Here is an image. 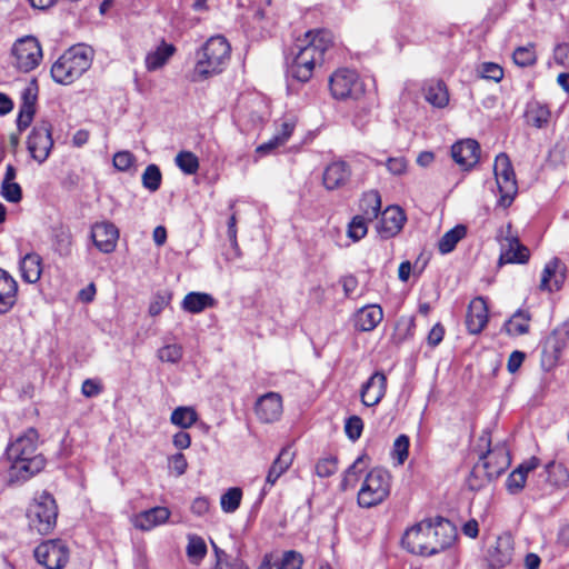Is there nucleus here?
<instances>
[{
	"instance_id": "nucleus-61",
	"label": "nucleus",
	"mask_w": 569,
	"mask_h": 569,
	"mask_svg": "<svg viewBox=\"0 0 569 569\" xmlns=\"http://www.w3.org/2000/svg\"><path fill=\"white\" fill-rule=\"evenodd\" d=\"M553 58L558 64L569 67V43L558 44L555 48Z\"/></svg>"
},
{
	"instance_id": "nucleus-44",
	"label": "nucleus",
	"mask_w": 569,
	"mask_h": 569,
	"mask_svg": "<svg viewBox=\"0 0 569 569\" xmlns=\"http://www.w3.org/2000/svg\"><path fill=\"white\" fill-rule=\"evenodd\" d=\"M178 168L186 174H194L199 169V160L191 151H181L174 159Z\"/></svg>"
},
{
	"instance_id": "nucleus-51",
	"label": "nucleus",
	"mask_w": 569,
	"mask_h": 569,
	"mask_svg": "<svg viewBox=\"0 0 569 569\" xmlns=\"http://www.w3.org/2000/svg\"><path fill=\"white\" fill-rule=\"evenodd\" d=\"M171 293L169 292H158L156 293L149 305L148 312L151 317H157L162 312V310L170 303Z\"/></svg>"
},
{
	"instance_id": "nucleus-4",
	"label": "nucleus",
	"mask_w": 569,
	"mask_h": 569,
	"mask_svg": "<svg viewBox=\"0 0 569 569\" xmlns=\"http://www.w3.org/2000/svg\"><path fill=\"white\" fill-rule=\"evenodd\" d=\"M231 48L227 39L216 36L208 39L196 53L193 81H202L221 73L230 60Z\"/></svg>"
},
{
	"instance_id": "nucleus-62",
	"label": "nucleus",
	"mask_w": 569,
	"mask_h": 569,
	"mask_svg": "<svg viewBox=\"0 0 569 569\" xmlns=\"http://www.w3.org/2000/svg\"><path fill=\"white\" fill-rule=\"evenodd\" d=\"M445 328L440 323H436L429 331L427 341L431 347H437L443 339Z\"/></svg>"
},
{
	"instance_id": "nucleus-39",
	"label": "nucleus",
	"mask_w": 569,
	"mask_h": 569,
	"mask_svg": "<svg viewBox=\"0 0 569 569\" xmlns=\"http://www.w3.org/2000/svg\"><path fill=\"white\" fill-rule=\"evenodd\" d=\"M551 118L549 108L539 102H532L527 108V120L536 128L546 127Z\"/></svg>"
},
{
	"instance_id": "nucleus-27",
	"label": "nucleus",
	"mask_w": 569,
	"mask_h": 569,
	"mask_svg": "<svg viewBox=\"0 0 569 569\" xmlns=\"http://www.w3.org/2000/svg\"><path fill=\"white\" fill-rule=\"evenodd\" d=\"M529 258V250L517 238H506L501 243L500 263H523Z\"/></svg>"
},
{
	"instance_id": "nucleus-42",
	"label": "nucleus",
	"mask_w": 569,
	"mask_h": 569,
	"mask_svg": "<svg viewBox=\"0 0 569 569\" xmlns=\"http://www.w3.org/2000/svg\"><path fill=\"white\" fill-rule=\"evenodd\" d=\"M186 552L190 562L198 565L207 555L204 540L199 536L189 535Z\"/></svg>"
},
{
	"instance_id": "nucleus-33",
	"label": "nucleus",
	"mask_w": 569,
	"mask_h": 569,
	"mask_svg": "<svg viewBox=\"0 0 569 569\" xmlns=\"http://www.w3.org/2000/svg\"><path fill=\"white\" fill-rule=\"evenodd\" d=\"M425 99L435 108H445L449 103V93L442 81H430L425 86Z\"/></svg>"
},
{
	"instance_id": "nucleus-12",
	"label": "nucleus",
	"mask_w": 569,
	"mask_h": 569,
	"mask_svg": "<svg viewBox=\"0 0 569 569\" xmlns=\"http://www.w3.org/2000/svg\"><path fill=\"white\" fill-rule=\"evenodd\" d=\"M53 147L51 136V124L48 121H41L33 127L27 140V148L34 161L43 163Z\"/></svg>"
},
{
	"instance_id": "nucleus-59",
	"label": "nucleus",
	"mask_w": 569,
	"mask_h": 569,
	"mask_svg": "<svg viewBox=\"0 0 569 569\" xmlns=\"http://www.w3.org/2000/svg\"><path fill=\"white\" fill-rule=\"evenodd\" d=\"M134 162V156L129 151H119L113 156V166L120 171L129 170Z\"/></svg>"
},
{
	"instance_id": "nucleus-56",
	"label": "nucleus",
	"mask_w": 569,
	"mask_h": 569,
	"mask_svg": "<svg viewBox=\"0 0 569 569\" xmlns=\"http://www.w3.org/2000/svg\"><path fill=\"white\" fill-rule=\"evenodd\" d=\"M303 565V557L300 552L295 550L286 551L282 557L281 569H301Z\"/></svg>"
},
{
	"instance_id": "nucleus-45",
	"label": "nucleus",
	"mask_w": 569,
	"mask_h": 569,
	"mask_svg": "<svg viewBox=\"0 0 569 569\" xmlns=\"http://www.w3.org/2000/svg\"><path fill=\"white\" fill-rule=\"evenodd\" d=\"M157 357L167 363H178L183 357V347L179 343H169L158 349Z\"/></svg>"
},
{
	"instance_id": "nucleus-28",
	"label": "nucleus",
	"mask_w": 569,
	"mask_h": 569,
	"mask_svg": "<svg viewBox=\"0 0 569 569\" xmlns=\"http://www.w3.org/2000/svg\"><path fill=\"white\" fill-rule=\"evenodd\" d=\"M382 309L377 305L361 308L355 316V326L360 331L373 330L382 320Z\"/></svg>"
},
{
	"instance_id": "nucleus-6",
	"label": "nucleus",
	"mask_w": 569,
	"mask_h": 569,
	"mask_svg": "<svg viewBox=\"0 0 569 569\" xmlns=\"http://www.w3.org/2000/svg\"><path fill=\"white\" fill-rule=\"evenodd\" d=\"M391 475L382 468L371 469L362 480L357 502L360 508L370 509L381 505L391 491Z\"/></svg>"
},
{
	"instance_id": "nucleus-19",
	"label": "nucleus",
	"mask_w": 569,
	"mask_h": 569,
	"mask_svg": "<svg viewBox=\"0 0 569 569\" xmlns=\"http://www.w3.org/2000/svg\"><path fill=\"white\" fill-rule=\"evenodd\" d=\"M405 221L403 211L397 206H391L382 212L377 230L382 238H391L400 232Z\"/></svg>"
},
{
	"instance_id": "nucleus-18",
	"label": "nucleus",
	"mask_w": 569,
	"mask_h": 569,
	"mask_svg": "<svg viewBox=\"0 0 569 569\" xmlns=\"http://www.w3.org/2000/svg\"><path fill=\"white\" fill-rule=\"evenodd\" d=\"M38 99V87L34 81L30 82L21 92V106L17 119L19 130L28 128L36 112Z\"/></svg>"
},
{
	"instance_id": "nucleus-46",
	"label": "nucleus",
	"mask_w": 569,
	"mask_h": 569,
	"mask_svg": "<svg viewBox=\"0 0 569 569\" xmlns=\"http://www.w3.org/2000/svg\"><path fill=\"white\" fill-rule=\"evenodd\" d=\"M371 220L365 219L362 216H355L348 224L347 236L357 242L366 237L368 232V222Z\"/></svg>"
},
{
	"instance_id": "nucleus-53",
	"label": "nucleus",
	"mask_w": 569,
	"mask_h": 569,
	"mask_svg": "<svg viewBox=\"0 0 569 569\" xmlns=\"http://www.w3.org/2000/svg\"><path fill=\"white\" fill-rule=\"evenodd\" d=\"M362 430H363V422L360 417L352 416L347 419V421L345 423V431H346L347 437L350 440H352V441L358 440L362 433Z\"/></svg>"
},
{
	"instance_id": "nucleus-20",
	"label": "nucleus",
	"mask_w": 569,
	"mask_h": 569,
	"mask_svg": "<svg viewBox=\"0 0 569 569\" xmlns=\"http://www.w3.org/2000/svg\"><path fill=\"white\" fill-rule=\"evenodd\" d=\"M488 322V307L482 298L473 299L468 308L466 326L470 333L477 335L482 331Z\"/></svg>"
},
{
	"instance_id": "nucleus-29",
	"label": "nucleus",
	"mask_w": 569,
	"mask_h": 569,
	"mask_svg": "<svg viewBox=\"0 0 569 569\" xmlns=\"http://www.w3.org/2000/svg\"><path fill=\"white\" fill-rule=\"evenodd\" d=\"M21 278L28 283H36L42 274V258L36 253H27L20 260Z\"/></svg>"
},
{
	"instance_id": "nucleus-31",
	"label": "nucleus",
	"mask_w": 569,
	"mask_h": 569,
	"mask_svg": "<svg viewBox=\"0 0 569 569\" xmlns=\"http://www.w3.org/2000/svg\"><path fill=\"white\" fill-rule=\"evenodd\" d=\"M293 452L290 448H283L269 468L266 477V486L272 487L277 480L290 468L293 462Z\"/></svg>"
},
{
	"instance_id": "nucleus-36",
	"label": "nucleus",
	"mask_w": 569,
	"mask_h": 569,
	"mask_svg": "<svg viewBox=\"0 0 569 569\" xmlns=\"http://www.w3.org/2000/svg\"><path fill=\"white\" fill-rule=\"evenodd\" d=\"M359 207L361 211L359 216L367 220H375L381 209V198L378 191L370 190L363 193Z\"/></svg>"
},
{
	"instance_id": "nucleus-23",
	"label": "nucleus",
	"mask_w": 569,
	"mask_h": 569,
	"mask_svg": "<svg viewBox=\"0 0 569 569\" xmlns=\"http://www.w3.org/2000/svg\"><path fill=\"white\" fill-rule=\"evenodd\" d=\"M350 174V168L346 162L335 161L325 169L323 186L327 190L339 189L348 182Z\"/></svg>"
},
{
	"instance_id": "nucleus-17",
	"label": "nucleus",
	"mask_w": 569,
	"mask_h": 569,
	"mask_svg": "<svg viewBox=\"0 0 569 569\" xmlns=\"http://www.w3.org/2000/svg\"><path fill=\"white\" fill-rule=\"evenodd\" d=\"M480 156L479 143L473 139H465L451 147V157L457 164L465 169L473 167Z\"/></svg>"
},
{
	"instance_id": "nucleus-52",
	"label": "nucleus",
	"mask_w": 569,
	"mask_h": 569,
	"mask_svg": "<svg viewBox=\"0 0 569 569\" xmlns=\"http://www.w3.org/2000/svg\"><path fill=\"white\" fill-rule=\"evenodd\" d=\"M546 472L549 476V480L557 487L565 486L568 481V473L566 469L560 465H548Z\"/></svg>"
},
{
	"instance_id": "nucleus-40",
	"label": "nucleus",
	"mask_w": 569,
	"mask_h": 569,
	"mask_svg": "<svg viewBox=\"0 0 569 569\" xmlns=\"http://www.w3.org/2000/svg\"><path fill=\"white\" fill-rule=\"evenodd\" d=\"M530 316L526 311H517L505 325L508 335L520 336L529 331Z\"/></svg>"
},
{
	"instance_id": "nucleus-13",
	"label": "nucleus",
	"mask_w": 569,
	"mask_h": 569,
	"mask_svg": "<svg viewBox=\"0 0 569 569\" xmlns=\"http://www.w3.org/2000/svg\"><path fill=\"white\" fill-rule=\"evenodd\" d=\"M90 237L100 252L111 253L117 248L119 229L110 221L96 222L91 227Z\"/></svg>"
},
{
	"instance_id": "nucleus-58",
	"label": "nucleus",
	"mask_w": 569,
	"mask_h": 569,
	"mask_svg": "<svg viewBox=\"0 0 569 569\" xmlns=\"http://www.w3.org/2000/svg\"><path fill=\"white\" fill-rule=\"evenodd\" d=\"M337 460L335 458H325L316 465V473L321 477H330L337 471Z\"/></svg>"
},
{
	"instance_id": "nucleus-54",
	"label": "nucleus",
	"mask_w": 569,
	"mask_h": 569,
	"mask_svg": "<svg viewBox=\"0 0 569 569\" xmlns=\"http://www.w3.org/2000/svg\"><path fill=\"white\" fill-rule=\"evenodd\" d=\"M168 468L174 476L180 477L186 473L188 462L183 453L178 452L168 458Z\"/></svg>"
},
{
	"instance_id": "nucleus-25",
	"label": "nucleus",
	"mask_w": 569,
	"mask_h": 569,
	"mask_svg": "<svg viewBox=\"0 0 569 569\" xmlns=\"http://www.w3.org/2000/svg\"><path fill=\"white\" fill-rule=\"evenodd\" d=\"M18 283L4 269L0 268V313L9 311L17 301Z\"/></svg>"
},
{
	"instance_id": "nucleus-22",
	"label": "nucleus",
	"mask_w": 569,
	"mask_h": 569,
	"mask_svg": "<svg viewBox=\"0 0 569 569\" xmlns=\"http://www.w3.org/2000/svg\"><path fill=\"white\" fill-rule=\"evenodd\" d=\"M565 279L563 264L558 259H552L543 268L539 288L547 291L559 290Z\"/></svg>"
},
{
	"instance_id": "nucleus-3",
	"label": "nucleus",
	"mask_w": 569,
	"mask_h": 569,
	"mask_svg": "<svg viewBox=\"0 0 569 569\" xmlns=\"http://www.w3.org/2000/svg\"><path fill=\"white\" fill-rule=\"evenodd\" d=\"M332 44V36L326 30H310L298 38L289 73L301 82L308 81L317 64L323 60L325 52Z\"/></svg>"
},
{
	"instance_id": "nucleus-50",
	"label": "nucleus",
	"mask_w": 569,
	"mask_h": 569,
	"mask_svg": "<svg viewBox=\"0 0 569 569\" xmlns=\"http://www.w3.org/2000/svg\"><path fill=\"white\" fill-rule=\"evenodd\" d=\"M481 78L499 82L503 78L502 68L493 62H483L478 68Z\"/></svg>"
},
{
	"instance_id": "nucleus-2",
	"label": "nucleus",
	"mask_w": 569,
	"mask_h": 569,
	"mask_svg": "<svg viewBox=\"0 0 569 569\" xmlns=\"http://www.w3.org/2000/svg\"><path fill=\"white\" fill-rule=\"evenodd\" d=\"M10 461V481H27L39 473L46 466L44 457L38 452V432L29 428L7 449Z\"/></svg>"
},
{
	"instance_id": "nucleus-64",
	"label": "nucleus",
	"mask_w": 569,
	"mask_h": 569,
	"mask_svg": "<svg viewBox=\"0 0 569 569\" xmlns=\"http://www.w3.org/2000/svg\"><path fill=\"white\" fill-rule=\"evenodd\" d=\"M525 360V353L521 351H513L508 359L507 368L508 371L513 373L516 372L522 365Z\"/></svg>"
},
{
	"instance_id": "nucleus-10",
	"label": "nucleus",
	"mask_w": 569,
	"mask_h": 569,
	"mask_svg": "<svg viewBox=\"0 0 569 569\" xmlns=\"http://www.w3.org/2000/svg\"><path fill=\"white\" fill-rule=\"evenodd\" d=\"M330 90L336 99H356L363 93V86L356 71L343 68L330 77Z\"/></svg>"
},
{
	"instance_id": "nucleus-30",
	"label": "nucleus",
	"mask_w": 569,
	"mask_h": 569,
	"mask_svg": "<svg viewBox=\"0 0 569 569\" xmlns=\"http://www.w3.org/2000/svg\"><path fill=\"white\" fill-rule=\"evenodd\" d=\"M176 48L171 43L162 41L154 50L147 53L144 64L148 71H156L167 64L174 54Z\"/></svg>"
},
{
	"instance_id": "nucleus-63",
	"label": "nucleus",
	"mask_w": 569,
	"mask_h": 569,
	"mask_svg": "<svg viewBox=\"0 0 569 569\" xmlns=\"http://www.w3.org/2000/svg\"><path fill=\"white\" fill-rule=\"evenodd\" d=\"M172 443L176 448L183 450L188 449L191 445V437L188 432L179 431L172 437Z\"/></svg>"
},
{
	"instance_id": "nucleus-24",
	"label": "nucleus",
	"mask_w": 569,
	"mask_h": 569,
	"mask_svg": "<svg viewBox=\"0 0 569 569\" xmlns=\"http://www.w3.org/2000/svg\"><path fill=\"white\" fill-rule=\"evenodd\" d=\"M538 465L537 458H530L519 465L507 478V490L512 495L521 492L526 486L528 473L536 470Z\"/></svg>"
},
{
	"instance_id": "nucleus-38",
	"label": "nucleus",
	"mask_w": 569,
	"mask_h": 569,
	"mask_svg": "<svg viewBox=\"0 0 569 569\" xmlns=\"http://www.w3.org/2000/svg\"><path fill=\"white\" fill-rule=\"evenodd\" d=\"M496 480L490 472H488L486 465L477 462L467 479V485L471 490H480Z\"/></svg>"
},
{
	"instance_id": "nucleus-35",
	"label": "nucleus",
	"mask_w": 569,
	"mask_h": 569,
	"mask_svg": "<svg viewBox=\"0 0 569 569\" xmlns=\"http://www.w3.org/2000/svg\"><path fill=\"white\" fill-rule=\"evenodd\" d=\"M182 309L190 313H199L214 306V299L204 292H189L182 300Z\"/></svg>"
},
{
	"instance_id": "nucleus-11",
	"label": "nucleus",
	"mask_w": 569,
	"mask_h": 569,
	"mask_svg": "<svg viewBox=\"0 0 569 569\" xmlns=\"http://www.w3.org/2000/svg\"><path fill=\"white\" fill-rule=\"evenodd\" d=\"M34 557L47 569H62L69 560V549L62 540H48L34 549Z\"/></svg>"
},
{
	"instance_id": "nucleus-47",
	"label": "nucleus",
	"mask_w": 569,
	"mask_h": 569,
	"mask_svg": "<svg viewBox=\"0 0 569 569\" xmlns=\"http://www.w3.org/2000/svg\"><path fill=\"white\" fill-rule=\"evenodd\" d=\"M162 174L158 166L149 164L142 173V184L154 192L160 188Z\"/></svg>"
},
{
	"instance_id": "nucleus-41",
	"label": "nucleus",
	"mask_w": 569,
	"mask_h": 569,
	"mask_svg": "<svg viewBox=\"0 0 569 569\" xmlns=\"http://www.w3.org/2000/svg\"><path fill=\"white\" fill-rule=\"evenodd\" d=\"M466 236V228L463 226H457L451 230L447 231L439 240L438 248L441 253L451 252L457 243Z\"/></svg>"
},
{
	"instance_id": "nucleus-43",
	"label": "nucleus",
	"mask_w": 569,
	"mask_h": 569,
	"mask_svg": "<svg viewBox=\"0 0 569 569\" xmlns=\"http://www.w3.org/2000/svg\"><path fill=\"white\" fill-rule=\"evenodd\" d=\"M242 491L238 487L229 488L220 498L221 509L227 513L234 512L241 502Z\"/></svg>"
},
{
	"instance_id": "nucleus-32",
	"label": "nucleus",
	"mask_w": 569,
	"mask_h": 569,
	"mask_svg": "<svg viewBox=\"0 0 569 569\" xmlns=\"http://www.w3.org/2000/svg\"><path fill=\"white\" fill-rule=\"evenodd\" d=\"M295 127H296V121L293 119L284 120L280 124V129L277 132V134H274V137H272L269 141L260 144L256 151L258 153L264 154V153H268V152L274 150L276 148L284 144L288 141V139L291 137V134L295 130Z\"/></svg>"
},
{
	"instance_id": "nucleus-8",
	"label": "nucleus",
	"mask_w": 569,
	"mask_h": 569,
	"mask_svg": "<svg viewBox=\"0 0 569 569\" xmlns=\"http://www.w3.org/2000/svg\"><path fill=\"white\" fill-rule=\"evenodd\" d=\"M493 172L500 192L499 202L501 206L508 207L517 193V181L510 159L506 153L496 157Z\"/></svg>"
},
{
	"instance_id": "nucleus-16",
	"label": "nucleus",
	"mask_w": 569,
	"mask_h": 569,
	"mask_svg": "<svg viewBox=\"0 0 569 569\" xmlns=\"http://www.w3.org/2000/svg\"><path fill=\"white\" fill-rule=\"evenodd\" d=\"M478 462L486 465L488 472L497 479L510 465L509 451L503 445L496 446L483 453Z\"/></svg>"
},
{
	"instance_id": "nucleus-9",
	"label": "nucleus",
	"mask_w": 569,
	"mask_h": 569,
	"mask_svg": "<svg viewBox=\"0 0 569 569\" xmlns=\"http://www.w3.org/2000/svg\"><path fill=\"white\" fill-rule=\"evenodd\" d=\"M13 64L20 71L29 72L36 69L42 60V49L32 36L18 39L12 47Z\"/></svg>"
},
{
	"instance_id": "nucleus-1",
	"label": "nucleus",
	"mask_w": 569,
	"mask_h": 569,
	"mask_svg": "<svg viewBox=\"0 0 569 569\" xmlns=\"http://www.w3.org/2000/svg\"><path fill=\"white\" fill-rule=\"evenodd\" d=\"M456 540V529L445 519H426L407 529L403 548L416 556L431 557L450 548Z\"/></svg>"
},
{
	"instance_id": "nucleus-55",
	"label": "nucleus",
	"mask_w": 569,
	"mask_h": 569,
	"mask_svg": "<svg viewBox=\"0 0 569 569\" xmlns=\"http://www.w3.org/2000/svg\"><path fill=\"white\" fill-rule=\"evenodd\" d=\"M1 194L7 201L17 203L22 198L21 187L14 181L2 182Z\"/></svg>"
},
{
	"instance_id": "nucleus-57",
	"label": "nucleus",
	"mask_w": 569,
	"mask_h": 569,
	"mask_svg": "<svg viewBox=\"0 0 569 569\" xmlns=\"http://www.w3.org/2000/svg\"><path fill=\"white\" fill-rule=\"evenodd\" d=\"M56 250L60 256H69L72 248V237L68 231H60L56 236Z\"/></svg>"
},
{
	"instance_id": "nucleus-21",
	"label": "nucleus",
	"mask_w": 569,
	"mask_h": 569,
	"mask_svg": "<svg viewBox=\"0 0 569 569\" xmlns=\"http://www.w3.org/2000/svg\"><path fill=\"white\" fill-rule=\"evenodd\" d=\"M171 512L167 507H154L134 516L132 523L137 529L148 531L166 523Z\"/></svg>"
},
{
	"instance_id": "nucleus-49",
	"label": "nucleus",
	"mask_w": 569,
	"mask_h": 569,
	"mask_svg": "<svg viewBox=\"0 0 569 569\" xmlns=\"http://www.w3.org/2000/svg\"><path fill=\"white\" fill-rule=\"evenodd\" d=\"M409 453V438L406 435H400L393 442L391 456L398 466L405 463Z\"/></svg>"
},
{
	"instance_id": "nucleus-60",
	"label": "nucleus",
	"mask_w": 569,
	"mask_h": 569,
	"mask_svg": "<svg viewBox=\"0 0 569 569\" xmlns=\"http://www.w3.org/2000/svg\"><path fill=\"white\" fill-rule=\"evenodd\" d=\"M386 167L390 173L400 176L407 171L408 162L403 157H395L387 160Z\"/></svg>"
},
{
	"instance_id": "nucleus-5",
	"label": "nucleus",
	"mask_w": 569,
	"mask_h": 569,
	"mask_svg": "<svg viewBox=\"0 0 569 569\" xmlns=\"http://www.w3.org/2000/svg\"><path fill=\"white\" fill-rule=\"evenodd\" d=\"M93 50L78 44L68 49L51 67L52 79L61 84H70L80 78L91 66Z\"/></svg>"
},
{
	"instance_id": "nucleus-34",
	"label": "nucleus",
	"mask_w": 569,
	"mask_h": 569,
	"mask_svg": "<svg viewBox=\"0 0 569 569\" xmlns=\"http://www.w3.org/2000/svg\"><path fill=\"white\" fill-rule=\"evenodd\" d=\"M569 340V322L558 326L552 333L547 338L545 348L546 351H551L552 357L557 359Z\"/></svg>"
},
{
	"instance_id": "nucleus-48",
	"label": "nucleus",
	"mask_w": 569,
	"mask_h": 569,
	"mask_svg": "<svg viewBox=\"0 0 569 569\" xmlns=\"http://www.w3.org/2000/svg\"><path fill=\"white\" fill-rule=\"evenodd\" d=\"M513 61L519 67H529L535 64L537 60L535 46L528 44L525 47H519L513 52Z\"/></svg>"
},
{
	"instance_id": "nucleus-26",
	"label": "nucleus",
	"mask_w": 569,
	"mask_h": 569,
	"mask_svg": "<svg viewBox=\"0 0 569 569\" xmlns=\"http://www.w3.org/2000/svg\"><path fill=\"white\" fill-rule=\"evenodd\" d=\"M513 545L510 536L497 538L495 546L489 549L488 557L492 567H503L512 559Z\"/></svg>"
},
{
	"instance_id": "nucleus-7",
	"label": "nucleus",
	"mask_w": 569,
	"mask_h": 569,
	"mask_svg": "<svg viewBox=\"0 0 569 569\" xmlns=\"http://www.w3.org/2000/svg\"><path fill=\"white\" fill-rule=\"evenodd\" d=\"M58 507L47 491L39 492L27 509V519L31 530L40 535L50 533L57 523Z\"/></svg>"
},
{
	"instance_id": "nucleus-37",
	"label": "nucleus",
	"mask_w": 569,
	"mask_h": 569,
	"mask_svg": "<svg viewBox=\"0 0 569 569\" xmlns=\"http://www.w3.org/2000/svg\"><path fill=\"white\" fill-rule=\"evenodd\" d=\"M198 421V413L193 407H177L170 416V422L181 429H189Z\"/></svg>"
},
{
	"instance_id": "nucleus-15",
	"label": "nucleus",
	"mask_w": 569,
	"mask_h": 569,
	"mask_svg": "<svg viewBox=\"0 0 569 569\" xmlns=\"http://www.w3.org/2000/svg\"><path fill=\"white\" fill-rule=\"evenodd\" d=\"M387 392V376L376 371L360 388V400L366 407H375L383 399Z\"/></svg>"
},
{
	"instance_id": "nucleus-14",
	"label": "nucleus",
	"mask_w": 569,
	"mask_h": 569,
	"mask_svg": "<svg viewBox=\"0 0 569 569\" xmlns=\"http://www.w3.org/2000/svg\"><path fill=\"white\" fill-rule=\"evenodd\" d=\"M282 398L277 392H268L261 396L256 405L254 412L262 423H273L282 416Z\"/></svg>"
}]
</instances>
